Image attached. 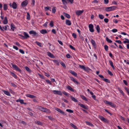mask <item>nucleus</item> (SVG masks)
I'll return each mask as SVG.
<instances>
[{
	"label": "nucleus",
	"mask_w": 129,
	"mask_h": 129,
	"mask_svg": "<svg viewBox=\"0 0 129 129\" xmlns=\"http://www.w3.org/2000/svg\"><path fill=\"white\" fill-rule=\"evenodd\" d=\"M117 7H116L115 6L106 7L105 8V10L107 11H113L115 10Z\"/></svg>",
	"instance_id": "f257e3e1"
},
{
	"label": "nucleus",
	"mask_w": 129,
	"mask_h": 129,
	"mask_svg": "<svg viewBox=\"0 0 129 129\" xmlns=\"http://www.w3.org/2000/svg\"><path fill=\"white\" fill-rule=\"evenodd\" d=\"M38 108L41 111L44 112H47L48 111V110L47 109L45 108L40 106H39L38 107Z\"/></svg>",
	"instance_id": "f03ea898"
},
{
	"label": "nucleus",
	"mask_w": 129,
	"mask_h": 129,
	"mask_svg": "<svg viewBox=\"0 0 129 129\" xmlns=\"http://www.w3.org/2000/svg\"><path fill=\"white\" fill-rule=\"evenodd\" d=\"M11 64L13 67L16 70L19 72H20L21 71V70L20 69H19V68L16 64H14L12 63H11Z\"/></svg>",
	"instance_id": "7ed1b4c3"
},
{
	"label": "nucleus",
	"mask_w": 129,
	"mask_h": 129,
	"mask_svg": "<svg viewBox=\"0 0 129 129\" xmlns=\"http://www.w3.org/2000/svg\"><path fill=\"white\" fill-rule=\"evenodd\" d=\"M52 92L54 94H58L60 95H61L62 94L61 92L60 91L53 90Z\"/></svg>",
	"instance_id": "20e7f679"
},
{
	"label": "nucleus",
	"mask_w": 129,
	"mask_h": 129,
	"mask_svg": "<svg viewBox=\"0 0 129 129\" xmlns=\"http://www.w3.org/2000/svg\"><path fill=\"white\" fill-rule=\"evenodd\" d=\"M99 118L102 121L106 123H108V121L107 119L105 118L103 116H99Z\"/></svg>",
	"instance_id": "39448f33"
},
{
	"label": "nucleus",
	"mask_w": 129,
	"mask_h": 129,
	"mask_svg": "<svg viewBox=\"0 0 129 129\" xmlns=\"http://www.w3.org/2000/svg\"><path fill=\"white\" fill-rule=\"evenodd\" d=\"M9 5L10 7H12V8L14 9H16L17 8V5L15 2H13L12 5L11 3L9 4Z\"/></svg>",
	"instance_id": "423d86ee"
},
{
	"label": "nucleus",
	"mask_w": 129,
	"mask_h": 129,
	"mask_svg": "<svg viewBox=\"0 0 129 129\" xmlns=\"http://www.w3.org/2000/svg\"><path fill=\"white\" fill-rule=\"evenodd\" d=\"M89 28L90 31L91 32H93L94 31L93 26L92 24H89Z\"/></svg>",
	"instance_id": "0eeeda50"
},
{
	"label": "nucleus",
	"mask_w": 129,
	"mask_h": 129,
	"mask_svg": "<svg viewBox=\"0 0 129 129\" xmlns=\"http://www.w3.org/2000/svg\"><path fill=\"white\" fill-rule=\"evenodd\" d=\"M104 102L106 104H108L112 107L114 106V104L111 102L108 101L107 100L104 101Z\"/></svg>",
	"instance_id": "6e6552de"
},
{
	"label": "nucleus",
	"mask_w": 129,
	"mask_h": 129,
	"mask_svg": "<svg viewBox=\"0 0 129 129\" xmlns=\"http://www.w3.org/2000/svg\"><path fill=\"white\" fill-rule=\"evenodd\" d=\"M29 33L30 35L33 34L37 36H38L39 35L37 33H36L35 31L33 30L30 31L29 32Z\"/></svg>",
	"instance_id": "1a4fd4ad"
},
{
	"label": "nucleus",
	"mask_w": 129,
	"mask_h": 129,
	"mask_svg": "<svg viewBox=\"0 0 129 129\" xmlns=\"http://www.w3.org/2000/svg\"><path fill=\"white\" fill-rule=\"evenodd\" d=\"M84 10H78L76 11L75 13L76 15L79 16L84 12Z\"/></svg>",
	"instance_id": "9d476101"
},
{
	"label": "nucleus",
	"mask_w": 129,
	"mask_h": 129,
	"mask_svg": "<svg viewBox=\"0 0 129 129\" xmlns=\"http://www.w3.org/2000/svg\"><path fill=\"white\" fill-rule=\"evenodd\" d=\"M28 3V1L27 0H25L21 3V5L22 7L26 6L27 5Z\"/></svg>",
	"instance_id": "9b49d317"
},
{
	"label": "nucleus",
	"mask_w": 129,
	"mask_h": 129,
	"mask_svg": "<svg viewBox=\"0 0 129 129\" xmlns=\"http://www.w3.org/2000/svg\"><path fill=\"white\" fill-rule=\"evenodd\" d=\"M55 109L58 112L62 114H64V112L63 111H62L60 109L57 108H55Z\"/></svg>",
	"instance_id": "f8f14e48"
},
{
	"label": "nucleus",
	"mask_w": 129,
	"mask_h": 129,
	"mask_svg": "<svg viewBox=\"0 0 129 129\" xmlns=\"http://www.w3.org/2000/svg\"><path fill=\"white\" fill-rule=\"evenodd\" d=\"M90 41L93 47L94 48H96V44L95 41L92 39Z\"/></svg>",
	"instance_id": "ddd939ff"
},
{
	"label": "nucleus",
	"mask_w": 129,
	"mask_h": 129,
	"mask_svg": "<svg viewBox=\"0 0 129 129\" xmlns=\"http://www.w3.org/2000/svg\"><path fill=\"white\" fill-rule=\"evenodd\" d=\"M79 105L81 107L86 109H87L88 108V107L87 106H86L83 104H79Z\"/></svg>",
	"instance_id": "4468645a"
},
{
	"label": "nucleus",
	"mask_w": 129,
	"mask_h": 129,
	"mask_svg": "<svg viewBox=\"0 0 129 129\" xmlns=\"http://www.w3.org/2000/svg\"><path fill=\"white\" fill-rule=\"evenodd\" d=\"M17 102H20V103L21 104H26V103H24V102L23 100L22 99H19L17 100L16 101Z\"/></svg>",
	"instance_id": "2eb2a0df"
},
{
	"label": "nucleus",
	"mask_w": 129,
	"mask_h": 129,
	"mask_svg": "<svg viewBox=\"0 0 129 129\" xmlns=\"http://www.w3.org/2000/svg\"><path fill=\"white\" fill-rule=\"evenodd\" d=\"M26 95L27 97L30 98L32 99L35 98H36V96H35L29 94H26Z\"/></svg>",
	"instance_id": "dca6fc26"
},
{
	"label": "nucleus",
	"mask_w": 129,
	"mask_h": 129,
	"mask_svg": "<svg viewBox=\"0 0 129 129\" xmlns=\"http://www.w3.org/2000/svg\"><path fill=\"white\" fill-rule=\"evenodd\" d=\"M47 55L49 57L51 58H54L55 57L52 54L49 52H47Z\"/></svg>",
	"instance_id": "f3484780"
},
{
	"label": "nucleus",
	"mask_w": 129,
	"mask_h": 129,
	"mask_svg": "<svg viewBox=\"0 0 129 129\" xmlns=\"http://www.w3.org/2000/svg\"><path fill=\"white\" fill-rule=\"evenodd\" d=\"M2 91H3L4 93L6 95L9 96L11 95L10 93L8 91L3 90Z\"/></svg>",
	"instance_id": "a211bd4d"
},
{
	"label": "nucleus",
	"mask_w": 129,
	"mask_h": 129,
	"mask_svg": "<svg viewBox=\"0 0 129 129\" xmlns=\"http://www.w3.org/2000/svg\"><path fill=\"white\" fill-rule=\"evenodd\" d=\"M70 72L72 75L75 76H77V73L74 71L72 70H70Z\"/></svg>",
	"instance_id": "6ab92c4d"
},
{
	"label": "nucleus",
	"mask_w": 129,
	"mask_h": 129,
	"mask_svg": "<svg viewBox=\"0 0 129 129\" xmlns=\"http://www.w3.org/2000/svg\"><path fill=\"white\" fill-rule=\"evenodd\" d=\"M66 24L68 25H70L71 24V21L69 20H66Z\"/></svg>",
	"instance_id": "aec40b11"
},
{
	"label": "nucleus",
	"mask_w": 129,
	"mask_h": 129,
	"mask_svg": "<svg viewBox=\"0 0 129 129\" xmlns=\"http://www.w3.org/2000/svg\"><path fill=\"white\" fill-rule=\"evenodd\" d=\"M71 80L73 81L74 82L76 83L77 84H79V83L78 81L75 79H74L73 77H70Z\"/></svg>",
	"instance_id": "412c9836"
},
{
	"label": "nucleus",
	"mask_w": 129,
	"mask_h": 129,
	"mask_svg": "<svg viewBox=\"0 0 129 129\" xmlns=\"http://www.w3.org/2000/svg\"><path fill=\"white\" fill-rule=\"evenodd\" d=\"M24 38L27 39L29 37L28 35L25 32H24Z\"/></svg>",
	"instance_id": "4be33fe9"
},
{
	"label": "nucleus",
	"mask_w": 129,
	"mask_h": 129,
	"mask_svg": "<svg viewBox=\"0 0 129 129\" xmlns=\"http://www.w3.org/2000/svg\"><path fill=\"white\" fill-rule=\"evenodd\" d=\"M8 22L7 17H5L4 20L3 21V23L4 24H6L8 23Z\"/></svg>",
	"instance_id": "5701e85b"
},
{
	"label": "nucleus",
	"mask_w": 129,
	"mask_h": 129,
	"mask_svg": "<svg viewBox=\"0 0 129 129\" xmlns=\"http://www.w3.org/2000/svg\"><path fill=\"white\" fill-rule=\"evenodd\" d=\"M11 28L13 31H14V30L15 29V26L14 24L13 23H12L11 24Z\"/></svg>",
	"instance_id": "b1692460"
},
{
	"label": "nucleus",
	"mask_w": 129,
	"mask_h": 129,
	"mask_svg": "<svg viewBox=\"0 0 129 129\" xmlns=\"http://www.w3.org/2000/svg\"><path fill=\"white\" fill-rule=\"evenodd\" d=\"M109 63H110L111 66L112 67L113 69H115V68L114 67L113 63L112 62V61L111 60H109Z\"/></svg>",
	"instance_id": "393cba45"
},
{
	"label": "nucleus",
	"mask_w": 129,
	"mask_h": 129,
	"mask_svg": "<svg viewBox=\"0 0 129 129\" xmlns=\"http://www.w3.org/2000/svg\"><path fill=\"white\" fill-rule=\"evenodd\" d=\"M81 98L82 99L86 101H87L88 100L87 99L84 95H80Z\"/></svg>",
	"instance_id": "a878e982"
},
{
	"label": "nucleus",
	"mask_w": 129,
	"mask_h": 129,
	"mask_svg": "<svg viewBox=\"0 0 129 129\" xmlns=\"http://www.w3.org/2000/svg\"><path fill=\"white\" fill-rule=\"evenodd\" d=\"M41 33L43 34H45L47 33V31L45 29H42L40 31Z\"/></svg>",
	"instance_id": "bb28decb"
},
{
	"label": "nucleus",
	"mask_w": 129,
	"mask_h": 129,
	"mask_svg": "<svg viewBox=\"0 0 129 129\" xmlns=\"http://www.w3.org/2000/svg\"><path fill=\"white\" fill-rule=\"evenodd\" d=\"M4 10L5 11H6L8 8V6L6 4H5L3 5Z\"/></svg>",
	"instance_id": "cd10ccee"
},
{
	"label": "nucleus",
	"mask_w": 129,
	"mask_h": 129,
	"mask_svg": "<svg viewBox=\"0 0 129 129\" xmlns=\"http://www.w3.org/2000/svg\"><path fill=\"white\" fill-rule=\"evenodd\" d=\"M67 89L68 90H70L72 91H74V90L73 89V88L70 86H68L67 87Z\"/></svg>",
	"instance_id": "c85d7f7f"
},
{
	"label": "nucleus",
	"mask_w": 129,
	"mask_h": 129,
	"mask_svg": "<svg viewBox=\"0 0 129 129\" xmlns=\"http://www.w3.org/2000/svg\"><path fill=\"white\" fill-rule=\"evenodd\" d=\"M71 99L74 102H77L78 100L74 97L72 96H71Z\"/></svg>",
	"instance_id": "c756f323"
},
{
	"label": "nucleus",
	"mask_w": 129,
	"mask_h": 129,
	"mask_svg": "<svg viewBox=\"0 0 129 129\" xmlns=\"http://www.w3.org/2000/svg\"><path fill=\"white\" fill-rule=\"evenodd\" d=\"M70 125L74 129H78V128L77 127L76 125H74L73 123H70Z\"/></svg>",
	"instance_id": "7c9ffc66"
},
{
	"label": "nucleus",
	"mask_w": 129,
	"mask_h": 129,
	"mask_svg": "<svg viewBox=\"0 0 129 129\" xmlns=\"http://www.w3.org/2000/svg\"><path fill=\"white\" fill-rule=\"evenodd\" d=\"M85 123H86V124L89 125L91 126H93V125L90 122L87 121H86L85 122Z\"/></svg>",
	"instance_id": "2f4dec72"
},
{
	"label": "nucleus",
	"mask_w": 129,
	"mask_h": 129,
	"mask_svg": "<svg viewBox=\"0 0 129 129\" xmlns=\"http://www.w3.org/2000/svg\"><path fill=\"white\" fill-rule=\"evenodd\" d=\"M56 9L55 7H53L52 10V12L53 13H55L56 12Z\"/></svg>",
	"instance_id": "473e14b6"
},
{
	"label": "nucleus",
	"mask_w": 129,
	"mask_h": 129,
	"mask_svg": "<svg viewBox=\"0 0 129 129\" xmlns=\"http://www.w3.org/2000/svg\"><path fill=\"white\" fill-rule=\"evenodd\" d=\"M79 67L81 69H83L84 70H86L84 66L81 65L80 64H79Z\"/></svg>",
	"instance_id": "72a5a7b5"
},
{
	"label": "nucleus",
	"mask_w": 129,
	"mask_h": 129,
	"mask_svg": "<svg viewBox=\"0 0 129 129\" xmlns=\"http://www.w3.org/2000/svg\"><path fill=\"white\" fill-rule=\"evenodd\" d=\"M96 29L98 33H99L100 31V27L99 25H97L96 26Z\"/></svg>",
	"instance_id": "f704fd0d"
},
{
	"label": "nucleus",
	"mask_w": 129,
	"mask_h": 129,
	"mask_svg": "<svg viewBox=\"0 0 129 129\" xmlns=\"http://www.w3.org/2000/svg\"><path fill=\"white\" fill-rule=\"evenodd\" d=\"M118 89L119 91L123 95H124V93H123V91L120 89V88H118Z\"/></svg>",
	"instance_id": "c9c22d12"
},
{
	"label": "nucleus",
	"mask_w": 129,
	"mask_h": 129,
	"mask_svg": "<svg viewBox=\"0 0 129 129\" xmlns=\"http://www.w3.org/2000/svg\"><path fill=\"white\" fill-rule=\"evenodd\" d=\"M45 10V11H47L48 10L51 11V8L50 7H46L44 8Z\"/></svg>",
	"instance_id": "e433bc0d"
},
{
	"label": "nucleus",
	"mask_w": 129,
	"mask_h": 129,
	"mask_svg": "<svg viewBox=\"0 0 129 129\" xmlns=\"http://www.w3.org/2000/svg\"><path fill=\"white\" fill-rule=\"evenodd\" d=\"M49 25L51 27H52L54 26L53 22L52 21H51L49 23Z\"/></svg>",
	"instance_id": "4c0bfd02"
},
{
	"label": "nucleus",
	"mask_w": 129,
	"mask_h": 129,
	"mask_svg": "<svg viewBox=\"0 0 129 129\" xmlns=\"http://www.w3.org/2000/svg\"><path fill=\"white\" fill-rule=\"evenodd\" d=\"M99 17L101 19H103L104 18V16L102 14H99Z\"/></svg>",
	"instance_id": "58836bf2"
},
{
	"label": "nucleus",
	"mask_w": 129,
	"mask_h": 129,
	"mask_svg": "<svg viewBox=\"0 0 129 129\" xmlns=\"http://www.w3.org/2000/svg\"><path fill=\"white\" fill-rule=\"evenodd\" d=\"M106 39L107 42L110 43H111L112 42V41L109 39L107 37L106 38Z\"/></svg>",
	"instance_id": "ea45409f"
},
{
	"label": "nucleus",
	"mask_w": 129,
	"mask_h": 129,
	"mask_svg": "<svg viewBox=\"0 0 129 129\" xmlns=\"http://www.w3.org/2000/svg\"><path fill=\"white\" fill-rule=\"evenodd\" d=\"M125 39L126 40L123 41V43H129V40L128 39L126 38H125Z\"/></svg>",
	"instance_id": "a19ab883"
},
{
	"label": "nucleus",
	"mask_w": 129,
	"mask_h": 129,
	"mask_svg": "<svg viewBox=\"0 0 129 129\" xmlns=\"http://www.w3.org/2000/svg\"><path fill=\"white\" fill-rule=\"evenodd\" d=\"M35 123L38 125H42V123L41 122L38 121H35Z\"/></svg>",
	"instance_id": "79ce46f5"
},
{
	"label": "nucleus",
	"mask_w": 129,
	"mask_h": 129,
	"mask_svg": "<svg viewBox=\"0 0 129 129\" xmlns=\"http://www.w3.org/2000/svg\"><path fill=\"white\" fill-rule=\"evenodd\" d=\"M53 61L57 65L59 64V62L57 60H53Z\"/></svg>",
	"instance_id": "37998d69"
},
{
	"label": "nucleus",
	"mask_w": 129,
	"mask_h": 129,
	"mask_svg": "<svg viewBox=\"0 0 129 129\" xmlns=\"http://www.w3.org/2000/svg\"><path fill=\"white\" fill-rule=\"evenodd\" d=\"M27 19L28 20H29L30 19V15L28 12H27Z\"/></svg>",
	"instance_id": "c03bdc74"
},
{
	"label": "nucleus",
	"mask_w": 129,
	"mask_h": 129,
	"mask_svg": "<svg viewBox=\"0 0 129 129\" xmlns=\"http://www.w3.org/2000/svg\"><path fill=\"white\" fill-rule=\"evenodd\" d=\"M36 43L40 47H41L42 46V44L41 43L38 42V41H36Z\"/></svg>",
	"instance_id": "a18cd8bd"
},
{
	"label": "nucleus",
	"mask_w": 129,
	"mask_h": 129,
	"mask_svg": "<svg viewBox=\"0 0 129 129\" xmlns=\"http://www.w3.org/2000/svg\"><path fill=\"white\" fill-rule=\"evenodd\" d=\"M62 3L63 5H65L67 4V3L66 0H61Z\"/></svg>",
	"instance_id": "49530a36"
},
{
	"label": "nucleus",
	"mask_w": 129,
	"mask_h": 129,
	"mask_svg": "<svg viewBox=\"0 0 129 129\" xmlns=\"http://www.w3.org/2000/svg\"><path fill=\"white\" fill-rule=\"evenodd\" d=\"M66 111L67 112H69L70 113H73V111L72 110L70 109H67L66 110Z\"/></svg>",
	"instance_id": "de8ad7c7"
},
{
	"label": "nucleus",
	"mask_w": 129,
	"mask_h": 129,
	"mask_svg": "<svg viewBox=\"0 0 129 129\" xmlns=\"http://www.w3.org/2000/svg\"><path fill=\"white\" fill-rule=\"evenodd\" d=\"M104 49L105 50L107 51L108 50V47L107 45H104Z\"/></svg>",
	"instance_id": "09e8293b"
},
{
	"label": "nucleus",
	"mask_w": 129,
	"mask_h": 129,
	"mask_svg": "<svg viewBox=\"0 0 129 129\" xmlns=\"http://www.w3.org/2000/svg\"><path fill=\"white\" fill-rule=\"evenodd\" d=\"M11 73L12 75L15 78H16L17 77L16 75L13 72H11Z\"/></svg>",
	"instance_id": "8fccbe9b"
},
{
	"label": "nucleus",
	"mask_w": 129,
	"mask_h": 129,
	"mask_svg": "<svg viewBox=\"0 0 129 129\" xmlns=\"http://www.w3.org/2000/svg\"><path fill=\"white\" fill-rule=\"evenodd\" d=\"M103 80L105 82H108L109 83H110V81L109 80H108V79H104H104H103Z\"/></svg>",
	"instance_id": "3c124183"
},
{
	"label": "nucleus",
	"mask_w": 129,
	"mask_h": 129,
	"mask_svg": "<svg viewBox=\"0 0 129 129\" xmlns=\"http://www.w3.org/2000/svg\"><path fill=\"white\" fill-rule=\"evenodd\" d=\"M64 14H65V16L67 17L68 18H70V16L68 14L65 13H64Z\"/></svg>",
	"instance_id": "603ef678"
},
{
	"label": "nucleus",
	"mask_w": 129,
	"mask_h": 129,
	"mask_svg": "<svg viewBox=\"0 0 129 129\" xmlns=\"http://www.w3.org/2000/svg\"><path fill=\"white\" fill-rule=\"evenodd\" d=\"M25 68L27 71L30 72V70L29 68L27 67H25Z\"/></svg>",
	"instance_id": "864d4df0"
},
{
	"label": "nucleus",
	"mask_w": 129,
	"mask_h": 129,
	"mask_svg": "<svg viewBox=\"0 0 129 129\" xmlns=\"http://www.w3.org/2000/svg\"><path fill=\"white\" fill-rule=\"evenodd\" d=\"M19 51L22 54H24V51L22 49H20L19 50Z\"/></svg>",
	"instance_id": "5fc2aeb1"
},
{
	"label": "nucleus",
	"mask_w": 129,
	"mask_h": 129,
	"mask_svg": "<svg viewBox=\"0 0 129 129\" xmlns=\"http://www.w3.org/2000/svg\"><path fill=\"white\" fill-rule=\"evenodd\" d=\"M46 82L47 83L49 84L50 85H51V82L50 80H46Z\"/></svg>",
	"instance_id": "6e6d98bb"
},
{
	"label": "nucleus",
	"mask_w": 129,
	"mask_h": 129,
	"mask_svg": "<svg viewBox=\"0 0 129 129\" xmlns=\"http://www.w3.org/2000/svg\"><path fill=\"white\" fill-rule=\"evenodd\" d=\"M112 31L113 33H115L117 31V29L115 28L113 29Z\"/></svg>",
	"instance_id": "4d7b16f0"
},
{
	"label": "nucleus",
	"mask_w": 129,
	"mask_h": 129,
	"mask_svg": "<svg viewBox=\"0 0 129 129\" xmlns=\"http://www.w3.org/2000/svg\"><path fill=\"white\" fill-rule=\"evenodd\" d=\"M60 64L64 67H66V66H65V64L63 62H60Z\"/></svg>",
	"instance_id": "13d9d810"
},
{
	"label": "nucleus",
	"mask_w": 129,
	"mask_h": 129,
	"mask_svg": "<svg viewBox=\"0 0 129 129\" xmlns=\"http://www.w3.org/2000/svg\"><path fill=\"white\" fill-rule=\"evenodd\" d=\"M69 47L72 49H73L74 50H75V49L74 47L71 45H69Z\"/></svg>",
	"instance_id": "bf43d9fd"
},
{
	"label": "nucleus",
	"mask_w": 129,
	"mask_h": 129,
	"mask_svg": "<svg viewBox=\"0 0 129 129\" xmlns=\"http://www.w3.org/2000/svg\"><path fill=\"white\" fill-rule=\"evenodd\" d=\"M104 20L105 22L107 23L109 21V19L108 18H105L104 19Z\"/></svg>",
	"instance_id": "052dcab7"
},
{
	"label": "nucleus",
	"mask_w": 129,
	"mask_h": 129,
	"mask_svg": "<svg viewBox=\"0 0 129 129\" xmlns=\"http://www.w3.org/2000/svg\"><path fill=\"white\" fill-rule=\"evenodd\" d=\"M109 0H104V3L105 4H107L109 3Z\"/></svg>",
	"instance_id": "680f3d73"
},
{
	"label": "nucleus",
	"mask_w": 129,
	"mask_h": 129,
	"mask_svg": "<svg viewBox=\"0 0 129 129\" xmlns=\"http://www.w3.org/2000/svg\"><path fill=\"white\" fill-rule=\"evenodd\" d=\"M108 74L111 76H112L113 74L110 71L108 70Z\"/></svg>",
	"instance_id": "e2e57ef3"
},
{
	"label": "nucleus",
	"mask_w": 129,
	"mask_h": 129,
	"mask_svg": "<svg viewBox=\"0 0 129 129\" xmlns=\"http://www.w3.org/2000/svg\"><path fill=\"white\" fill-rule=\"evenodd\" d=\"M8 27V25H6L4 27H3V28L5 30H7V28Z\"/></svg>",
	"instance_id": "0e129e2a"
},
{
	"label": "nucleus",
	"mask_w": 129,
	"mask_h": 129,
	"mask_svg": "<svg viewBox=\"0 0 129 129\" xmlns=\"http://www.w3.org/2000/svg\"><path fill=\"white\" fill-rule=\"evenodd\" d=\"M38 75L40 77L42 78L43 79L44 78V76L40 74H38Z\"/></svg>",
	"instance_id": "69168bd1"
},
{
	"label": "nucleus",
	"mask_w": 129,
	"mask_h": 129,
	"mask_svg": "<svg viewBox=\"0 0 129 129\" xmlns=\"http://www.w3.org/2000/svg\"><path fill=\"white\" fill-rule=\"evenodd\" d=\"M9 90L10 92L12 94H14L15 93V92H14L13 91V90L11 89H9Z\"/></svg>",
	"instance_id": "338daca9"
},
{
	"label": "nucleus",
	"mask_w": 129,
	"mask_h": 129,
	"mask_svg": "<svg viewBox=\"0 0 129 129\" xmlns=\"http://www.w3.org/2000/svg\"><path fill=\"white\" fill-rule=\"evenodd\" d=\"M72 36L74 38H76V34L75 33H73L72 34Z\"/></svg>",
	"instance_id": "774afa93"
}]
</instances>
